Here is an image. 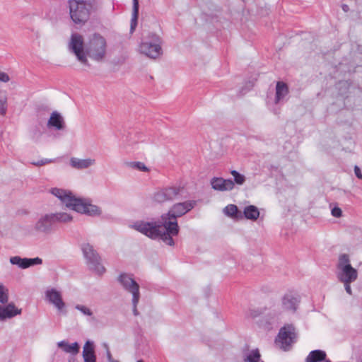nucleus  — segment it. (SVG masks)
Masks as SVG:
<instances>
[{
	"label": "nucleus",
	"instance_id": "obj_1",
	"mask_svg": "<svg viewBox=\"0 0 362 362\" xmlns=\"http://www.w3.org/2000/svg\"><path fill=\"white\" fill-rule=\"evenodd\" d=\"M196 204L197 202L194 200H188L173 204L168 213L161 216L162 223L165 230L172 236L177 235L179 233L177 218L191 211Z\"/></svg>",
	"mask_w": 362,
	"mask_h": 362
},
{
	"label": "nucleus",
	"instance_id": "obj_2",
	"mask_svg": "<svg viewBox=\"0 0 362 362\" xmlns=\"http://www.w3.org/2000/svg\"><path fill=\"white\" fill-rule=\"evenodd\" d=\"M129 227L151 239L160 238L168 245L172 246L174 245L172 235L165 230L162 223V220L160 221L151 222L136 221L132 223Z\"/></svg>",
	"mask_w": 362,
	"mask_h": 362
},
{
	"label": "nucleus",
	"instance_id": "obj_3",
	"mask_svg": "<svg viewBox=\"0 0 362 362\" xmlns=\"http://www.w3.org/2000/svg\"><path fill=\"white\" fill-rule=\"evenodd\" d=\"M69 13L76 24H84L90 17L93 0H69Z\"/></svg>",
	"mask_w": 362,
	"mask_h": 362
},
{
	"label": "nucleus",
	"instance_id": "obj_4",
	"mask_svg": "<svg viewBox=\"0 0 362 362\" xmlns=\"http://www.w3.org/2000/svg\"><path fill=\"white\" fill-rule=\"evenodd\" d=\"M336 276L339 281H355L358 278L357 270L351 266L350 256L340 254L336 264Z\"/></svg>",
	"mask_w": 362,
	"mask_h": 362
},
{
	"label": "nucleus",
	"instance_id": "obj_5",
	"mask_svg": "<svg viewBox=\"0 0 362 362\" xmlns=\"http://www.w3.org/2000/svg\"><path fill=\"white\" fill-rule=\"evenodd\" d=\"M185 189L181 185H172L160 188L153 194V200L159 204L185 198Z\"/></svg>",
	"mask_w": 362,
	"mask_h": 362
},
{
	"label": "nucleus",
	"instance_id": "obj_6",
	"mask_svg": "<svg viewBox=\"0 0 362 362\" xmlns=\"http://www.w3.org/2000/svg\"><path fill=\"white\" fill-rule=\"evenodd\" d=\"M107 42L104 37L94 34L90 37L86 47L87 54L95 61L103 60L106 54Z\"/></svg>",
	"mask_w": 362,
	"mask_h": 362
},
{
	"label": "nucleus",
	"instance_id": "obj_7",
	"mask_svg": "<svg viewBox=\"0 0 362 362\" xmlns=\"http://www.w3.org/2000/svg\"><path fill=\"white\" fill-rule=\"evenodd\" d=\"M296 334L295 328L291 325H285L281 327L275 339V344L279 349L287 351L295 342Z\"/></svg>",
	"mask_w": 362,
	"mask_h": 362
},
{
	"label": "nucleus",
	"instance_id": "obj_8",
	"mask_svg": "<svg viewBox=\"0 0 362 362\" xmlns=\"http://www.w3.org/2000/svg\"><path fill=\"white\" fill-rule=\"evenodd\" d=\"M161 40L158 35H151L148 40L142 42L139 46L141 53L153 59L158 57L162 53Z\"/></svg>",
	"mask_w": 362,
	"mask_h": 362
},
{
	"label": "nucleus",
	"instance_id": "obj_9",
	"mask_svg": "<svg viewBox=\"0 0 362 362\" xmlns=\"http://www.w3.org/2000/svg\"><path fill=\"white\" fill-rule=\"evenodd\" d=\"M82 251L89 268L99 274H103L105 269L100 264V258L93 247L89 243L83 244Z\"/></svg>",
	"mask_w": 362,
	"mask_h": 362
},
{
	"label": "nucleus",
	"instance_id": "obj_10",
	"mask_svg": "<svg viewBox=\"0 0 362 362\" xmlns=\"http://www.w3.org/2000/svg\"><path fill=\"white\" fill-rule=\"evenodd\" d=\"M69 47V49L76 56L79 62L84 64L87 63L86 54L84 52L83 38L81 35L78 33H74L71 35Z\"/></svg>",
	"mask_w": 362,
	"mask_h": 362
},
{
	"label": "nucleus",
	"instance_id": "obj_11",
	"mask_svg": "<svg viewBox=\"0 0 362 362\" xmlns=\"http://www.w3.org/2000/svg\"><path fill=\"white\" fill-rule=\"evenodd\" d=\"M118 281L126 291L132 294V298L136 301L137 297H140L139 285L132 276L125 273L121 274L118 277Z\"/></svg>",
	"mask_w": 362,
	"mask_h": 362
},
{
	"label": "nucleus",
	"instance_id": "obj_12",
	"mask_svg": "<svg viewBox=\"0 0 362 362\" xmlns=\"http://www.w3.org/2000/svg\"><path fill=\"white\" fill-rule=\"evenodd\" d=\"M52 216V213L42 215L35 222L33 226L34 230L38 233L45 235L51 233L54 224Z\"/></svg>",
	"mask_w": 362,
	"mask_h": 362
},
{
	"label": "nucleus",
	"instance_id": "obj_13",
	"mask_svg": "<svg viewBox=\"0 0 362 362\" xmlns=\"http://www.w3.org/2000/svg\"><path fill=\"white\" fill-rule=\"evenodd\" d=\"M45 298L57 308L59 313H66V305L62 299L60 291H57L56 288H49L45 291Z\"/></svg>",
	"mask_w": 362,
	"mask_h": 362
},
{
	"label": "nucleus",
	"instance_id": "obj_14",
	"mask_svg": "<svg viewBox=\"0 0 362 362\" xmlns=\"http://www.w3.org/2000/svg\"><path fill=\"white\" fill-rule=\"evenodd\" d=\"M72 210L89 216H99L101 214V210L98 206L87 203L80 198L76 199Z\"/></svg>",
	"mask_w": 362,
	"mask_h": 362
},
{
	"label": "nucleus",
	"instance_id": "obj_15",
	"mask_svg": "<svg viewBox=\"0 0 362 362\" xmlns=\"http://www.w3.org/2000/svg\"><path fill=\"white\" fill-rule=\"evenodd\" d=\"M49 192L57 197L65 206L71 209H73L74 204L76 203V197L68 190L53 187L49 189Z\"/></svg>",
	"mask_w": 362,
	"mask_h": 362
},
{
	"label": "nucleus",
	"instance_id": "obj_16",
	"mask_svg": "<svg viewBox=\"0 0 362 362\" xmlns=\"http://www.w3.org/2000/svg\"><path fill=\"white\" fill-rule=\"evenodd\" d=\"M300 303V297L298 294L289 292L286 293L281 300V308L284 310L295 313Z\"/></svg>",
	"mask_w": 362,
	"mask_h": 362
},
{
	"label": "nucleus",
	"instance_id": "obj_17",
	"mask_svg": "<svg viewBox=\"0 0 362 362\" xmlns=\"http://www.w3.org/2000/svg\"><path fill=\"white\" fill-rule=\"evenodd\" d=\"M22 309L16 306L14 303H10L6 305H0V322H4L8 319H11L21 315Z\"/></svg>",
	"mask_w": 362,
	"mask_h": 362
},
{
	"label": "nucleus",
	"instance_id": "obj_18",
	"mask_svg": "<svg viewBox=\"0 0 362 362\" xmlns=\"http://www.w3.org/2000/svg\"><path fill=\"white\" fill-rule=\"evenodd\" d=\"M11 264L17 265L21 269H26L31 266L41 264L42 259L40 257L21 258L19 256H14L10 258Z\"/></svg>",
	"mask_w": 362,
	"mask_h": 362
},
{
	"label": "nucleus",
	"instance_id": "obj_19",
	"mask_svg": "<svg viewBox=\"0 0 362 362\" xmlns=\"http://www.w3.org/2000/svg\"><path fill=\"white\" fill-rule=\"evenodd\" d=\"M210 182L211 187L216 191H230L234 188V182L230 179L214 177Z\"/></svg>",
	"mask_w": 362,
	"mask_h": 362
},
{
	"label": "nucleus",
	"instance_id": "obj_20",
	"mask_svg": "<svg viewBox=\"0 0 362 362\" xmlns=\"http://www.w3.org/2000/svg\"><path fill=\"white\" fill-rule=\"evenodd\" d=\"M95 164L94 158L80 159L73 157L70 159V165L72 168L77 170H83L90 168Z\"/></svg>",
	"mask_w": 362,
	"mask_h": 362
},
{
	"label": "nucleus",
	"instance_id": "obj_21",
	"mask_svg": "<svg viewBox=\"0 0 362 362\" xmlns=\"http://www.w3.org/2000/svg\"><path fill=\"white\" fill-rule=\"evenodd\" d=\"M83 358L84 362H96L95 346L92 341L88 340L83 348Z\"/></svg>",
	"mask_w": 362,
	"mask_h": 362
},
{
	"label": "nucleus",
	"instance_id": "obj_22",
	"mask_svg": "<svg viewBox=\"0 0 362 362\" xmlns=\"http://www.w3.org/2000/svg\"><path fill=\"white\" fill-rule=\"evenodd\" d=\"M47 126L54 127L57 130H62L64 129L65 123L59 113L53 112L48 120Z\"/></svg>",
	"mask_w": 362,
	"mask_h": 362
},
{
	"label": "nucleus",
	"instance_id": "obj_23",
	"mask_svg": "<svg viewBox=\"0 0 362 362\" xmlns=\"http://www.w3.org/2000/svg\"><path fill=\"white\" fill-rule=\"evenodd\" d=\"M305 362H331L327 358L325 351L317 349L309 353L305 358Z\"/></svg>",
	"mask_w": 362,
	"mask_h": 362
},
{
	"label": "nucleus",
	"instance_id": "obj_24",
	"mask_svg": "<svg viewBox=\"0 0 362 362\" xmlns=\"http://www.w3.org/2000/svg\"><path fill=\"white\" fill-rule=\"evenodd\" d=\"M288 92H267L266 102L269 107L283 100Z\"/></svg>",
	"mask_w": 362,
	"mask_h": 362
},
{
	"label": "nucleus",
	"instance_id": "obj_25",
	"mask_svg": "<svg viewBox=\"0 0 362 362\" xmlns=\"http://www.w3.org/2000/svg\"><path fill=\"white\" fill-rule=\"evenodd\" d=\"M59 348L62 349L66 353L76 355L79 351V345L77 342L69 344L66 341L63 340L57 343Z\"/></svg>",
	"mask_w": 362,
	"mask_h": 362
},
{
	"label": "nucleus",
	"instance_id": "obj_26",
	"mask_svg": "<svg viewBox=\"0 0 362 362\" xmlns=\"http://www.w3.org/2000/svg\"><path fill=\"white\" fill-rule=\"evenodd\" d=\"M244 215L247 219L255 221L259 216V211L255 206L250 205L244 209Z\"/></svg>",
	"mask_w": 362,
	"mask_h": 362
},
{
	"label": "nucleus",
	"instance_id": "obj_27",
	"mask_svg": "<svg viewBox=\"0 0 362 362\" xmlns=\"http://www.w3.org/2000/svg\"><path fill=\"white\" fill-rule=\"evenodd\" d=\"M139 0H133V9L131 20L130 31L133 33L137 25V19L139 16Z\"/></svg>",
	"mask_w": 362,
	"mask_h": 362
},
{
	"label": "nucleus",
	"instance_id": "obj_28",
	"mask_svg": "<svg viewBox=\"0 0 362 362\" xmlns=\"http://www.w3.org/2000/svg\"><path fill=\"white\" fill-rule=\"evenodd\" d=\"M53 219L54 221V223L56 222L59 223H68L71 222L73 219L72 216L67 213L65 212H57V213H52Z\"/></svg>",
	"mask_w": 362,
	"mask_h": 362
},
{
	"label": "nucleus",
	"instance_id": "obj_29",
	"mask_svg": "<svg viewBox=\"0 0 362 362\" xmlns=\"http://www.w3.org/2000/svg\"><path fill=\"white\" fill-rule=\"evenodd\" d=\"M245 362H263L261 361V355L257 349L250 351L244 356Z\"/></svg>",
	"mask_w": 362,
	"mask_h": 362
},
{
	"label": "nucleus",
	"instance_id": "obj_30",
	"mask_svg": "<svg viewBox=\"0 0 362 362\" xmlns=\"http://www.w3.org/2000/svg\"><path fill=\"white\" fill-rule=\"evenodd\" d=\"M9 299L8 288L1 282H0V303L6 304Z\"/></svg>",
	"mask_w": 362,
	"mask_h": 362
},
{
	"label": "nucleus",
	"instance_id": "obj_31",
	"mask_svg": "<svg viewBox=\"0 0 362 362\" xmlns=\"http://www.w3.org/2000/svg\"><path fill=\"white\" fill-rule=\"evenodd\" d=\"M230 174L233 175L234 178V181H233L235 184L238 185H242L245 182V177L244 175L240 174L235 170H233L230 171Z\"/></svg>",
	"mask_w": 362,
	"mask_h": 362
},
{
	"label": "nucleus",
	"instance_id": "obj_32",
	"mask_svg": "<svg viewBox=\"0 0 362 362\" xmlns=\"http://www.w3.org/2000/svg\"><path fill=\"white\" fill-rule=\"evenodd\" d=\"M75 309L80 311L83 315L88 317H93V311L86 305L77 304L75 305Z\"/></svg>",
	"mask_w": 362,
	"mask_h": 362
},
{
	"label": "nucleus",
	"instance_id": "obj_33",
	"mask_svg": "<svg viewBox=\"0 0 362 362\" xmlns=\"http://www.w3.org/2000/svg\"><path fill=\"white\" fill-rule=\"evenodd\" d=\"M224 213L228 216H235L238 212V207L234 204H228L223 210Z\"/></svg>",
	"mask_w": 362,
	"mask_h": 362
},
{
	"label": "nucleus",
	"instance_id": "obj_34",
	"mask_svg": "<svg viewBox=\"0 0 362 362\" xmlns=\"http://www.w3.org/2000/svg\"><path fill=\"white\" fill-rule=\"evenodd\" d=\"M131 168L137 169L140 171L147 172L148 171V168L145 165V164L142 162H132L129 165Z\"/></svg>",
	"mask_w": 362,
	"mask_h": 362
},
{
	"label": "nucleus",
	"instance_id": "obj_35",
	"mask_svg": "<svg viewBox=\"0 0 362 362\" xmlns=\"http://www.w3.org/2000/svg\"><path fill=\"white\" fill-rule=\"evenodd\" d=\"M7 98L5 95H0V115H4L7 110Z\"/></svg>",
	"mask_w": 362,
	"mask_h": 362
},
{
	"label": "nucleus",
	"instance_id": "obj_36",
	"mask_svg": "<svg viewBox=\"0 0 362 362\" xmlns=\"http://www.w3.org/2000/svg\"><path fill=\"white\" fill-rule=\"evenodd\" d=\"M331 214L334 217L339 218L342 216V211L339 207L334 206L332 209Z\"/></svg>",
	"mask_w": 362,
	"mask_h": 362
},
{
	"label": "nucleus",
	"instance_id": "obj_37",
	"mask_svg": "<svg viewBox=\"0 0 362 362\" xmlns=\"http://www.w3.org/2000/svg\"><path fill=\"white\" fill-rule=\"evenodd\" d=\"M10 81L9 76L4 71L0 70V82L7 83Z\"/></svg>",
	"mask_w": 362,
	"mask_h": 362
},
{
	"label": "nucleus",
	"instance_id": "obj_38",
	"mask_svg": "<svg viewBox=\"0 0 362 362\" xmlns=\"http://www.w3.org/2000/svg\"><path fill=\"white\" fill-rule=\"evenodd\" d=\"M276 90H288V86L286 83L279 81L276 83Z\"/></svg>",
	"mask_w": 362,
	"mask_h": 362
},
{
	"label": "nucleus",
	"instance_id": "obj_39",
	"mask_svg": "<svg viewBox=\"0 0 362 362\" xmlns=\"http://www.w3.org/2000/svg\"><path fill=\"white\" fill-rule=\"evenodd\" d=\"M341 282L344 284V288H345L346 293H349V295H351L352 294V291H351V288L350 284L353 281H341Z\"/></svg>",
	"mask_w": 362,
	"mask_h": 362
},
{
	"label": "nucleus",
	"instance_id": "obj_40",
	"mask_svg": "<svg viewBox=\"0 0 362 362\" xmlns=\"http://www.w3.org/2000/svg\"><path fill=\"white\" fill-rule=\"evenodd\" d=\"M139 299H140V297H137L136 301H134V298H132L133 313H134V315H139V313H138L136 307H137V305L139 303Z\"/></svg>",
	"mask_w": 362,
	"mask_h": 362
},
{
	"label": "nucleus",
	"instance_id": "obj_41",
	"mask_svg": "<svg viewBox=\"0 0 362 362\" xmlns=\"http://www.w3.org/2000/svg\"><path fill=\"white\" fill-rule=\"evenodd\" d=\"M354 173H355L356 176L358 179L362 180V173H361V169L359 168L358 166L355 165V167H354Z\"/></svg>",
	"mask_w": 362,
	"mask_h": 362
},
{
	"label": "nucleus",
	"instance_id": "obj_42",
	"mask_svg": "<svg viewBox=\"0 0 362 362\" xmlns=\"http://www.w3.org/2000/svg\"><path fill=\"white\" fill-rule=\"evenodd\" d=\"M105 347H106V349H107V359H108V361H112V355H111V353L107 347V345H105Z\"/></svg>",
	"mask_w": 362,
	"mask_h": 362
},
{
	"label": "nucleus",
	"instance_id": "obj_43",
	"mask_svg": "<svg viewBox=\"0 0 362 362\" xmlns=\"http://www.w3.org/2000/svg\"><path fill=\"white\" fill-rule=\"evenodd\" d=\"M40 160L43 163V165H45V164H47V163H50L54 162L55 160L54 159L45 158V159H42Z\"/></svg>",
	"mask_w": 362,
	"mask_h": 362
},
{
	"label": "nucleus",
	"instance_id": "obj_44",
	"mask_svg": "<svg viewBox=\"0 0 362 362\" xmlns=\"http://www.w3.org/2000/svg\"><path fill=\"white\" fill-rule=\"evenodd\" d=\"M33 165H35V166H41V165H43V163L41 161V160H38L37 162H32L31 163Z\"/></svg>",
	"mask_w": 362,
	"mask_h": 362
},
{
	"label": "nucleus",
	"instance_id": "obj_45",
	"mask_svg": "<svg viewBox=\"0 0 362 362\" xmlns=\"http://www.w3.org/2000/svg\"><path fill=\"white\" fill-rule=\"evenodd\" d=\"M342 8L344 11H346L347 9H348V6L347 5H343L342 6Z\"/></svg>",
	"mask_w": 362,
	"mask_h": 362
},
{
	"label": "nucleus",
	"instance_id": "obj_46",
	"mask_svg": "<svg viewBox=\"0 0 362 362\" xmlns=\"http://www.w3.org/2000/svg\"><path fill=\"white\" fill-rule=\"evenodd\" d=\"M69 362H75V360H74V359H70V360L69 361Z\"/></svg>",
	"mask_w": 362,
	"mask_h": 362
},
{
	"label": "nucleus",
	"instance_id": "obj_47",
	"mask_svg": "<svg viewBox=\"0 0 362 362\" xmlns=\"http://www.w3.org/2000/svg\"><path fill=\"white\" fill-rule=\"evenodd\" d=\"M110 362H118L117 361H114L113 359L112 360V361H110Z\"/></svg>",
	"mask_w": 362,
	"mask_h": 362
},
{
	"label": "nucleus",
	"instance_id": "obj_48",
	"mask_svg": "<svg viewBox=\"0 0 362 362\" xmlns=\"http://www.w3.org/2000/svg\"><path fill=\"white\" fill-rule=\"evenodd\" d=\"M137 362H144L142 360H139Z\"/></svg>",
	"mask_w": 362,
	"mask_h": 362
}]
</instances>
